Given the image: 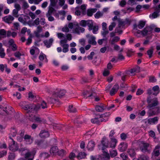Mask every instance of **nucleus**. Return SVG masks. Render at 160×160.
<instances>
[{
    "instance_id": "f257e3e1",
    "label": "nucleus",
    "mask_w": 160,
    "mask_h": 160,
    "mask_svg": "<svg viewBox=\"0 0 160 160\" xmlns=\"http://www.w3.org/2000/svg\"><path fill=\"white\" fill-rule=\"evenodd\" d=\"M22 108L27 111V113L32 111V104H27L26 101H24L20 104Z\"/></svg>"
},
{
    "instance_id": "f03ea898",
    "label": "nucleus",
    "mask_w": 160,
    "mask_h": 160,
    "mask_svg": "<svg viewBox=\"0 0 160 160\" xmlns=\"http://www.w3.org/2000/svg\"><path fill=\"white\" fill-rule=\"evenodd\" d=\"M147 101L148 103L149 104L148 106L150 108L157 106L158 104V99L157 98H154L152 99H151L150 98H148Z\"/></svg>"
},
{
    "instance_id": "7ed1b4c3",
    "label": "nucleus",
    "mask_w": 160,
    "mask_h": 160,
    "mask_svg": "<svg viewBox=\"0 0 160 160\" xmlns=\"http://www.w3.org/2000/svg\"><path fill=\"white\" fill-rule=\"evenodd\" d=\"M153 28L151 26H146L142 31H139L141 32L143 36H145L148 34L150 35L152 33Z\"/></svg>"
},
{
    "instance_id": "20e7f679",
    "label": "nucleus",
    "mask_w": 160,
    "mask_h": 160,
    "mask_svg": "<svg viewBox=\"0 0 160 160\" xmlns=\"http://www.w3.org/2000/svg\"><path fill=\"white\" fill-rule=\"evenodd\" d=\"M86 122V120L82 117L80 116L76 117L74 121V124L76 125L82 124L83 123H85Z\"/></svg>"
},
{
    "instance_id": "39448f33",
    "label": "nucleus",
    "mask_w": 160,
    "mask_h": 160,
    "mask_svg": "<svg viewBox=\"0 0 160 160\" xmlns=\"http://www.w3.org/2000/svg\"><path fill=\"white\" fill-rule=\"evenodd\" d=\"M118 26L119 27L122 28L126 24H128L127 25L128 26L131 23V21L128 18H126L125 20L118 19Z\"/></svg>"
},
{
    "instance_id": "423d86ee",
    "label": "nucleus",
    "mask_w": 160,
    "mask_h": 160,
    "mask_svg": "<svg viewBox=\"0 0 160 160\" xmlns=\"http://www.w3.org/2000/svg\"><path fill=\"white\" fill-rule=\"evenodd\" d=\"M35 143L38 147L41 148H45L47 146L46 142L42 140H36Z\"/></svg>"
},
{
    "instance_id": "0eeeda50",
    "label": "nucleus",
    "mask_w": 160,
    "mask_h": 160,
    "mask_svg": "<svg viewBox=\"0 0 160 160\" xmlns=\"http://www.w3.org/2000/svg\"><path fill=\"white\" fill-rule=\"evenodd\" d=\"M57 95V93H53L52 97L48 99V102L51 104H53L58 102V99Z\"/></svg>"
},
{
    "instance_id": "6e6552de",
    "label": "nucleus",
    "mask_w": 160,
    "mask_h": 160,
    "mask_svg": "<svg viewBox=\"0 0 160 160\" xmlns=\"http://www.w3.org/2000/svg\"><path fill=\"white\" fill-rule=\"evenodd\" d=\"M10 139L12 140V143L9 146V149L10 150L13 152H15L18 151V148L17 144L15 143V142L14 141L13 139L11 137H9Z\"/></svg>"
},
{
    "instance_id": "1a4fd4ad",
    "label": "nucleus",
    "mask_w": 160,
    "mask_h": 160,
    "mask_svg": "<svg viewBox=\"0 0 160 160\" xmlns=\"http://www.w3.org/2000/svg\"><path fill=\"white\" fill-rule=\"evenodd\" d=\"M23 138L27 144H31L33 141V138H32L30 135L27 134L25 135L23 137Z\"/></svg>"
},
{
    "instance_id": "9d476101",
    "label": "nucleus",
    "mask_w": 160,
    "mask_h": 160,
    "mask_svg": "<svg viewBox=\"0 0 160 160\" xmlns=\"http://www.w3.org/2000/svg\"><path fill=\"white\" fill-rule=\"evenodd\" d=\"M14 18L11 15L6 16L3 18V21L6 23L10 24L14 20Z\"/></svg>"
},
{
    "instance_id": "9b49d317",
    "label": "nucleus",
    "mask_w": 160,
    "mask_h": 160,
    "mask_svg": "<svg viewBox=\"0 0 160 160\" xmlns=\"http://www.w3.org/2000/svg\"><path fill=\"white\" fill-rule=\"evenodd\" d=\"M94 93L90 92L89 91H86L83 92V95L84 97L87 98L88 97H91V98H94L95 97Z\"/></svg>"
},
{
    "instance_id": "f8f14e48",
    "label": "nucleus",
    "mask_w": 160,
    "mask_h": 160,
    "mask_svg": "<svg viewBox=\"0 0 160 160\" xmlns=\"http://www.w3.org/2000/svg\"><path fill=\"white\" fill-rule=\"evenodd\" d=\"M118 89L119 85L118 84L116 83L110 91V95L112 96L114 95L118 92Z\"/></svg>"
},
{
    "instance_id": "ddd939ff",
    "label": "nucleus",
    "mask_w": 160,
    "mask_h": 160,
    "mask_svg": "<svg viewBox=\"0 0 160 160\" xmlns=\"http://www.w3.org/2000/svg\"><path fill=\"white\" fill-rule=\"evenodd\" d=\"M53 42V39L52 38H50L48 40L44 41L43 42L47 48H49L52 46Z\"/></svg>"
},
{
    "instance_id": "4468645a",
    "label": "nucleus",
    "mask_w": 160,
    "mask_h": 160,
    "mask_svg": "<svg viewBox=\"0 0 160 160\" xmlns=\"http://www.w3.org/2000/svg\"><path fill=\"white\" fill-rule=\"evenodd\" d=\"M149 147V144L147 143H143L141 145L140 149L141 151L143 152H148V148Z\"/></svg>"
},
{
    "instance_id": "2eb2a0df",
    "label": "nucleus",
    "mask_w": 160,
    "mask_h": 160,
    "mask_svg": "<svg viewBox=\"0 0 160 160\" xmlns=\"http://www.w3.org/2000/svg\"><path fill=\"white\" fill-rule=\"evenodd\" d=\"M95 145L94 142L92 141H90L88 142L87 148L88 151H92L94 149Z\"/></svg>"
},
{
    "instance_id": "dca6fc26",
    "label": "nucleus",
    "mask_w": 160,
    "mask_h": 160,
    "mask_svg": "<svg viewBox=\"0 0 160 160\" xmlns=\"http://www.w3.org/2000/svg\"><path fill=\"white\" fill-rule=\"evenodd\" d=\"M128 145L126 143L122 142L118 146V149L121 152L125 151L127 148Z\"/></svg>"
},
{
    "instance_id": "f3484780",
    "label": "nucleus",
    "mask_w": 160,
    "mask_h": 160,
    "mask_svg": "<svg viewBox=\"0 0 160 160\" xmlns=\"http://www.w3.org/2000/svg\"><path fill=\"white\" fill-rule=\"evenodd\" d=\"M160 148V146L158 145L156 146L154 149L152 154V155L156 157H158L160 154L159 148Z\"/></svg>"
},
{
    "instance_id": "a211bd4d",
    "label": "nucleus",
    "mask_w": 160,
    "mask_h": 160,
    "mask_svg": "<svg viewBox=\"0 0 160 160\" xmlns=\"http://www.w3.org/2000/svg\"><path fill=\"white\" fill-rule=\"evenodd\" d=\"M106 106L103 104H101L100 105H97L95 107V109L97 112H102L105 108Z\"/></svg>"
},
{
    "instance_id": "6ab92c4d",
    "label": "nucleus",
    "mask_w": 160,
    "mask_h": 160,
    "mask_svg": "<svg viewBox=\"0 0 160 160\" xmlns=\"http://www.w3.org/2000/svg\"><path fill=\"white\" fill-rule=\"evenodd\" d=\"M95 37L93 36H90L88 39V43L92 45H96L97 42L95 41Z\"/></svg>"
},
{
    "instance_id": "aec40b11",
    "label": "nucleus",
    "mask_w": 160,
    "mask_h": 160,
    "mask_svg": "<svg viewBox=\"0 0 160 160\" xmlns=\"http://www.w3.org/2000/svg\"><path fill=\"white\" fill-rule=\"evenodd\" d=\"M101 142L103 146L102 148V150L104 151L106 148H108V141L106 138H103Z\"/></svg>"
},
{
    "instance_id": "412c9836",
    "label": "nucleus",
    "mask_w": 160,
    "mask_h": 160,
    "mask_svg": "<svg viewBox=\"0 0 160 160\" xmlns=\"http://www.w3.org/2000/svg\"><path fill=\"white\" fill-rule=\"evenodd\" d=\"M40 137L42 138H46L48 137L49 136V132L46 130H42L39 134Z\"/></svg>"
},
{
    "instance_id": "4be33fe9",
    "label": "nucleus",
    "mask_w": 160,
    "mask_h": 160,
    "mask_svg": "<svg viewBox=\"0 0 160 160\" xmlns=\"http://www.w3.org/2000/svg\"><path fill=\"white\" fill-rule=\"evenodd\" d=\"M10 134L12 137H15L16 136L18 133V131L15 127H11L10 129Z\"/></svg>"
},
{
    "instance_id": "5701e85b",
    "label": "nucleus",
    "mask_w": 160,
    "mask_h": 160,
    "mask_svg": "<svg viewBox=\"0 0 160 160\" xmlns=\"http://www.w3.org/2000/svg\"><path fill=\"white\" fill-rule=\"evenodd\" d=\"M3 110L7 114H11V112H12L14 111L13 108L11 107H6L3 108Z\"/></svg>"
},
{
    "instance_id": "b1692460",
    "label": "nucleus",
    "mask_w": 160,
    "mask_h": 160,
    "mask_svg": "<svg viewBox=\"0 0 160 160\" xmlns=\"http://www.w3.org/2000/svg\"><path fill=\"white\" fill-rule=\"evenodd\" d=\"M117 142V140L114 138H111L110 143L109 146L111 148H114L116 147V144Z\"/></svg>"
},
{
    "instance_id": "393cba45",
    "label": "nucleus",
    "mask_w": 160,
    "mask_h": 160,
    "mask_svg": "<svg viewBox=\"0 0 160 160\" xmlns=\"http://www.w3.org/2000/svg\"><path fill=\"white\" fill-rule=\"evenodd\" d=\"M97 9V8L88 9L87 11V15L89 17L92 16L94 13L95 12Z\"/></svg>"
},
{
    "instance_id": "a878e982",
    "label": "nucleus",
    "mask_w": 160,
    "mask_h": 160,
    "mask_svg": "<svg viewBox=\"0 0 160 160\" xmlns=\"http://www.w3.org/2000/svg\"><path fill=\"white\" fill-rule=\"evenodd\" d=\"M66 92L65 90H60L59 91H56L53 93H57V96L58 97H58L59 98H61L65 94Z\"/></svg>"
},
{
    "instance_id": "bb28decb",
    "label": "nucleus",
    "mask_w": 160,
    "mask_h": 160,
    "mask_svg": "<svg viewBox=\"0 0 160 160\" xmlns=\"http://www.w3.org/2000/svg\"><path fill=\"white\" fill-rule=\"evenodd\" d=\"M85 31V29L83 28L79 27L78 25L74 29L75 32L78 34H80V32H83Z\"/></svg>"
},
{
    "instance_id": "cd10ccee",
    "label": "nucleus",
    "mask_w": 160,
    "mask_h": 160,
    "mask_svg": "<svg viewBox=\"0 0 160 160\" xmlns=\"http://www.w3.org/2000/svg\"><path fill=\"white\" fill-rule=\"evenodd\" d=\"M158 121V118L156 117L153 118H150L148 120V123L150 124H155Z\"/></svg>"
},
{
    "instance_id": "c85d7f7f",
    "label": "nucleus",
    "mask_w": 160,
    "mask_h": 160,
    "mask_svg": "<svg viewBox=\"0 0 160 160\" xmlns=\"http://www.w3.org/2000/svg\"><path fill=\"white\" fill-rule=\"evenodd\" d=\"M50 152L52 155H54L58 152V148L57 146L52 147L50 149Z\"/></svg>"
},
{
    "instance_id": "c756f323",
    "label": "nucleus",
    "mask_w": 160,
    "mask_h": 160,
    "mask_svg": "<svg viewBox=\"0 0 160 160\" xmlns=\"http://www.w3.org/2000/svg\"><path fill=\"white\" fill-rule=\"evenodd\" d=\"M7 37V32L3 29L0 30V39L4 38Z\"/></svg>"
},
{
    "instance_id": "7c9ffc66",
    "label": "nucleus",
    "mask_w": 160,
    "mask_h": 160,
    "mask_svg": "<svg viewBox=\"0 0 160 160\" xmlns=\"http://www.w3.org/2000/svg\"><path fill=\"white\" fill-rule=\"evenodd\" d=\"M93 22L92 20H87V26L88 27V30L91 31L92 29L93 26Z\"/></svg>"
},
{
    "instance_id": "2f4dec72",
    "label": "nucleus",
    "mask_w": 160,
    "mask_h": 160,
    "mask_svg": "<svg viewBox=\"0 0 160 160\" xmlns=\"http://www.w3.org/2000/svg\"><path fill=\"white\" fill-rule=\"evenodd\" d=\"M93 22L92 20H87V26L88 27V30L91 31L92 29L93 26Z\"/></svg>"
},
{
    "instance_id": "473e14b6",
    "label": "nucleus",
    "mask_w": 160,
    "mask_h": 160,
    "mask_svg": "<svg viewBox=\"0 0 160 160\" xmlns=\"http://www.w3.org/2000/svg\"><path fill=\"white\" fill-rule=\"evenodd\" d=\"M128 154L131 158L134 157L136 155V152L134 149H130L127 151Z\"/></svg>"
},
{
    "instance_id": "72a5a7b5",
    "label": "nucleus",
    "mask_w": 160,
    "mask_h": 160,
    "mask_svg": "<svg viewBox=\"0 0 160 160\" xmlns=\"http://www.w3.org/2000/svg\"><path fill=\"white\" fill-rule=\"evenodd\" d=\"M54 11L56 12V10L53 7L49 6L48 12L46 14V16H51Z\"/></svg>"
},
{
    "instance_id": "f704fd0d",
    "label": "nucleus",
    "mask_w": 160,
    "mask_h": 160,
    "mask_svg": "<svg viewBox=\"0 0 160 160\" xmlns=\"http://www.w3.org/2000/svg\"><path fill=\"white\" fill-rule=\"evenodd\" d=\"M140 71V67L137 66L136 67L131 69L130 72L131 73H133L134 72H139Z\"/></svg>"
},
{
    "instance_id": "c9c22d12",
    "label": "nucleus",
    "mask_w": 160,
    "mask_h": 160,
    "mask_svg": "<svg viewBox=\"0 0 160 160\" xmlns=\"http://www.w3.org/2000/svg\"><path fill=\"white\" fill-rule=\"evenodd\" d=\"M152 90L155 92L153 93V94L156 96L159 92V87L157 86H155L153 87L152 88Z\"/></svg>"
},
{
    "instance_id": "e433bc0d",
    "label": "nucleus",
    "mask_w": 160,
    "mask_h": 160,
    "mask_svg": "<svg viewBox=\"0 0 160 160\" xmlns=\"http://www.w3.org/2000/svg\"><path fill=\"white\" fill-rule=\"evenodd\" d=\"M146 23V21H145L143 20L139 21L138 24V28L140 29H142L144 27Z\"/></svg>"
},
{
    "instance_id": "4c0bfd02",
    "label": "nucleus",
    "mask_w": 160,
    "mask_h": 160,
    "mask_svg": "<svg viewBox=\"0 0 160 160\" xmlns=\"http://www.w3.org/2000/svg\"><path fill=\"white\" fill-rule=\"evenodd\" d=\"M86 154L84 152H81L78 153L77 156V158L80 159L83 158L86 156Z\"/></svg>"
},
{
    "instance_id": "58836bf2",
    "label": "nucleus",
    "mask_w": 160,
    "mask_h": 160,
    "mask_svg": "<svg viewBox=\"0 0 160 160\" xmlns=\"http://www.w3.org/2000/svg\"><path fill=\"white\" fill-rule=\"evenodd\" d=\"M156 11L152 14V17L153 18H157L158 16V13L160 12V10L158 8L155 9Z\"/></svg>"
},
{
    "instance_id": "ea45409f",
    "label": "nucleus",
    "mask_w": 160,
    "mask_h": 160,
    "mask_svg": "<svg viewBox=\"0 0 160 160\" xmlns=\"http://www.w3.org/2000/svg\"><path fill=\"white\" fill-rule=\"evenodd\" d=\"M118 153L116 150L111 149L110 150V154L112 157H114L117 155Z\"/></svg>"
},
{
    "instance_id": "a19ab883",
    "label": "nucleus",
    "mask_w": 160,
    "mask_h": 160,
    "mask_svg": "<svg viewBox=\"0 0 160 160\" xmlns=\"http://www.w3.org/2000/svg\"><path fill=\"white\" fill-rule=\"evenodd\" d=\"M153 52V49L152 47H151L147 51V53L149 56V58H151L152 57Z\"/></svg>"
},
{
    "instance_id": "79ce46f5",
    "label": "nucleus",
    "mask_w": 160,
    "mask_h": 160,
    "mask_svg": "<svg viewBox=\"0 0 160 160\" xmlns=\"http://www.w3.org/2000/svg\"><path fill=\"white\" fill-rule=\"evenodd\" d=\"M32 111H37L40 108L41 106L40 104H32Z\"/></svg>"
},
{
    "instance_id": "37998d69",
    "label": "nucleus",
    "mask_w": 160,
    "mask_h": 160,
    "mask_svg": "<svg viewBox=\"0 0 160 160\" xmlns=\"http://www.w3.org/2000/svg\"><path fill=\"white\" fill-rule=\"evenodd\" d=\"M120 39V38L118 36L114 37L112 39L111 42L112 45H113L115 42H118Z\"/></svg>"
},
{
    "instance_id": "c03bdc74",
    "label": "nucleus",
    "mask_w": 160,
    "mask_h": 160,
    "mask_svg": "<svg viewBox=\"0 0 160 160\" xmlns=\"http://www.w3.org/2000/svg\"><path fill=\"white\" fill-rule=\"evenodd\" d=\"M91 122L93 123L100 124L99 118H95L91 119Z\"/></svg>"
},
{
    "instance_id": "a18cd8bd",
    "label": "nucleus",
    "mask_w": 160,
    "mask_h": 160,
    "mask_svg": "<svg viewBox=\"0 0 160 160\" xmlns=\"http://www.w3.org/2000/svg\"><path fill=\"white\" fill-rule=\"evenodd\" d=\"M121 27H119L118 26L116 27L115 30V33H118L119 34H121L122 32V30H121Z\"/></svg>"
},
{
    "instance_id": "49530a36",
    "label": "nucleus",
    "mask_w": 160,
    "mask_h": 160,
    "mask_svg": "<svg viewBox=\"0 0 160 160\" xmlns=\"http://www.w3.org/2000/svg\"><path fill=\"white\" fill-rule=\"evenodd\" d=\"M68 110L71 112H76L77 111L76 108L73 107L72 105L69 106Z\"/></svg>"
},
{
    "instance_id": "de8ad7c7",
    "label": "nucleus",
    "mask_w": 160,
    "mask_h": 160,
    "mask_svg": "<svg viewBox=\"0 0 160 160\" xmlns=\"http://www.w3.org/2000/svg\"><path fill=\"white\" fill-rule=\"evenodd\" d=\"M103 13L100 11H98L95 14V17L96 18H98L103 16Z\"/></svg>"
},
{
    "instance_id": "09e8293b",
    "label": "nucleus",
    "mask_w": 160,
    "mask_h": 160,
    "mask_svg": "<svg viewBox=\"0 0 160 160\" xmlns=\"http://www.w3.org/2000/svg\"><path fill=\"white\" fill-rule=\"evenodd\" d=\"M133 53L134 52L132 49H128L127 52V56L128 57H130L132 55Z\"/></svg>"
},
{
    "instance_id": "8fccbe9b",
    "label": "nucleus",
    "mask_w": 160,
    "mask_h": 160,
    "mask_svg": "<svg viewBox=\"0 0 160 160\" xmlns=\"http://www.w3.org/2000/svg\"><path fill=\"white\" fill-rule=\"evenodd\" d=\"M87 20H82L79 23L80 25L82 27H86L87 26Z\"/></svg>"
},
{
    "instance_id": "3c124183",
    "label": "nucleus",
    "mask_w": 160,
    "mask_h": 160,
    "mask_svg": "<svg viewBox=\"0 0 160 160\" xmlns=\"http://www.w3.org/2000/svg\"><path fill=\"white\" fill-rule=\"evenodd\" d=\"M62 47L63 48L62 52L64 53H66L68 51L69 45H63Z\"/></svg>"
},
{
    "instance_id": "603ef678",
    "label": "nucleus",
    "mask_w": 160,
    "mask_h": 160,
    "mask_svg": "<svg viewBox=\"0 0 160 160\" xmlns=\"http://www.w3.org/2000/svg\"><path fill=\"white\" fill-rule=\"evenodd\" d=\"M67 40L66 39H64L61 40L60 42V44L61 46H62L63 45H68L66 43L67 42Z\"/></svg>"
},
{
    "instance_id": "864d4df0",
    "label": "nucleus",
    "mask_w": 160,
    "mask_h": 160,
    "mask_svg": "<svg viewBox=\"0 0 160 160\" xmlns=\"http://www.w3.org/2000/svg\"><path fill=\"white\" fill-rule=\"evenodd\" d=\"M116 25V23L114 22H112L111 25H109L108 27L109 30L111 31L113 30V28H114Z\"/></svg>"
},
{
    "instance_id": "5fc2aeb1",
    "label": "nucleus",
    "mask_w": 160,
    "mask_h": 160,
    "mask_svg": "<svg viewBox=\"0 0 160 160\" xmlns=\"http://www.w3.org/2000/svg\"><path fill=\"white\" fill-rule=\"evenodd\" d=\"M35 120L36 121L38 122H45V120L39 117L36 116L35 118Z\"/></svg>"
},
{
    "instance_id": "6e6d98bb",
    "label": "nucleus",
    "mask_w": 160,
    "mask_h": 160,
    "mask_svg": "<svg viewBox=\"0 0 160 160\" xmlns=\"http://www.w3.org/2000/svg\"><path fill=\"white\" fill-rule=\"evenodd\" d=\"M157 81V79L154 76H152L149 77V82H155Z\"/></svg>"
},
{
    "instance_id": "4d7b16f0",
    "label": "nucleus",
    "mask_w": 160,
    "mask_h": 160,
    "mask_svg": "<svg viewBox=\"0 0 160 160\" xmlns=\"http://www.w3.org/2000/svg\"><path fill=\"white\" fill-rule=\"evenodd\" d=\"M104 118V117H102L101 115L100 116L99 118V123L101 122H106L108 121V118Z\"/></svg>"
},
{
    "instance_id": "13d9d810",
    "label": "nucleus",
    "mask_w": 160,
    "mask_h": 160,
    "mask_svg": "<svg viewBox=\"0 0 160 160\" xmlns=\"http://www.w3.org/2000/svg\"><path fill=\"white\" fill-rule=\"evenodd\" d=\"M58 154L60 156H63L66 154V152L63 149L58 151Z\"/></svg>"
},
{
    "instance_id": "bf43d9fd",
    "label": "nucleus",
    "mask_w": 160,
    "mask_h": 160,
    "mask_svg": "<svg viewBox=\"0 0 160 160\" xmlns=\"http://www.w3.org/2000/svg\"><path fill=\"white\" fill-rule=\"evenodd\" d=\"M5 56V53L4 52L3 48L0 49V56L1 58H4Z\"/></svg>"
},
{
    "instance_id": "052dcab7",
    "label": "nucleus",
    "mask_w": 160,
    "mask_h": 160,
    "mask_svg": "<svg viewBox=\"0 0 160 160\" xmlns=\"http://www.w3.org/2000/svg\"><path fill=\"white\" fill-rule=\"evenodd\" d=\"M19 11L15 9H13L12 11L13 15L16 18L18 17V14Z\"/></svg>"
},
{
    "instance_id": "680f3d73",
    "label": "nucleus",
    "mask_w": 160,
    "mask_h": 160,
    "mask_svg": "<svg viewBox=\"0 0 160 160\" xmlns=\"http://www.w3.org/2000/svg\"><path fill=\"white\" fill-rule=\"evenodd\" d=\"M103 152V155L104 156L105 158H106L108 160H109L110 158V157L108 153L104 151H102Z\"/></svg>"
},
{
    "instance_id": "e2e57ef3",
    "label": "nucleus",
    "mask_w": 160,
    "mask_h": 160,
    "mask_svg": "<svg viewBox=\"0 0 160 160\" xmlns=\"http://www.w3.org/2000/svg\"><path fill=\"white\" fill-rule=\"evenodd\" d=\"M120 156L123 160H127L128 159V156L125 153H123L121 154Z\"/></svg>"
},
{
    "instance_id": "0e129e2a",
    "label": "nucleus",
    "mask_w": 160,
    "mask_h": 160,
    "mask_svg": "<svg viewBox=\"0 0 160 160\" xmlns=\"http://www.w3.org/2000/svg\"><path fill=\"white\" fill-rule=\"evenodd\" d=\"M95 54V53L93 52H91L90 55H88L87 57L88 59L89 60H92L93 58V56Z\"/></svg>"
},
{
    "instance_id": "69168bd1",
    "label": "nucleus",
    "mask_w": 160,
    "mask_h": 160,
    "mask_svg": "<svg viewBox=\"0 0 160 160\" xmlns=\"http://www.w3.org/2000/svg\"><path fill=\"white\" fill-rule=\"evenodd\" d=\"M98 26H93L92 27V32L94 34H96V32L98 30Z\"/></svg>"
},
{
    "instance_id": "338daca9",
    "label": "nucleus",
    "mask_w": 160,
    "mask_h": 160,
    "mask_svg": "<svg viewBox=\"0 0 160 160\" xmlns=\"http://www.w3.org/2000/svg\"><path fill=\"white\" fill-rule=\"evenodd\" d=\"M29 7L28 3L26 2H23L22 8L24 9H26Z\"/></svg>"
},
{
    "instance_id": "774afa93",
    "label": "nucleus",
    "mask_w": 160,
    "mask_h": 160,
    "mask_svg": "<svg viewBox=\"0 0 160 160\" xmlns=\"http://www.w3.org/2000/svg\"><path fill=\"white\" fill-rule=\"evenodd\" d=\"M138 160H148V158L147 156L142 155L138 158Z\"/></svg>"
}]
</instances>
